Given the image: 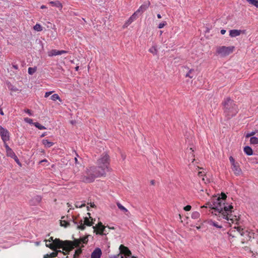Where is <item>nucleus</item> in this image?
I'll return each instance as SVG.
<instances>
[{"label":"nucleus","mask_w":258,"mask_h":258,"mask_svg":"<svg viewBox=\"0 0 258 258\" xmlns=\"http://www.w3.org/2000/svg\"><path fill=\"white\" fill-rule=\"evenodd\" d=\"M110 158L107 153H103L96 162L97 166H90L86 168L85 173L80 180L85 183L93 182L96 178L105 176L106 173L111 172Z\"/></svg>","instance_id":"obj_1"},{"label":"nucleus","mask_w":258,"mask_h":258,"mask_svg":"<svg viewBox=\"0 0 258 258\" xmlns=\"http://www.w3.org/2000/svg\"><path fill=\"white\" fill-rule=\"evenodd\" d=\"M227 198V196L225 193L222 192L220 196L217 197V196H213L211 199L213 205L214 207V211H211V214L216 216L220 215L222 212L225 210L227 211V206L228 205L225 204V200Z\"/></svg>","instance_id":"obj_2"},{"label":"nucleus","mask_w":258,"mask_h":258,"mask_svg":"<svg viewBox=\"0 0 258 258\" xmlns=\"http://www.w3.org/2000/svg\"><path fill=\"white\" fill-rule=\"evenodd\" d=\"M224 111L227 118L229 119L235 116L238 111L237 105L230 98L227 97L222 102Z\"/></svg>","instance_id":"obj_3"},{"label":"nucleus","mask_w":258,"mask_h":258,"mask_svg":"<svg viewBox=\"0 0 258 258\" xmlns=\"http://www.w3.org/2000/svg\"><path fill=\"white\" fill-rule=\"evenodd\" d=\"M227 211L224 210L222 213L220 214L221 217L227 221H230L232 223H237L239 217L236 215H233L232 213L234 211L232 210L233 207L232 205H228L227 206Z\"/></svg>","instance_id":"obj_4"},{"label":"nucleus","mask_w":258,"mask_h":258,"mask_svg":"<svg viewBox=\"0 0 258 258\" xmlns=\"http://www.w3.org/2000/svg\"><path fill=\"white\" fill-rule=\"evenodd\" d=\"M53 244L55 246V249L56 248H62L63 250L68 252L73 249V247L72 246V241H62L59 239L55 238L53 241Z\"/></svg>","instance_id":"obj_5"},{"label":"nucleus","mask_w":258,"mask_h":258,"mask_svg":"<svg viewBox=\"0 0 258 258\" xmlns=\"http://www.w3.org/2000/svg\"><path fill=\"white\" fill-rule=\"evenodd\" d=\"M72 220H71V223L77 227V229H81L83 230L85 229L86 227L85 225H87L88 226H92L93 224V222H90L89 221V219L88 217L84 218V223H83L82 220H81L79 222H77L74 219V216H72Z\"/></svg>","instance_id":"obj_6"},{"label":"nucleus","mask_w":258,"mask_h":258,"mask_svg":"<svg viewBox=\"0 0 258 258\" xmlns=\"http://www.w3.org/2000/svg\"><path fill=\"white\" fill-rule=\"evenodd\" d=\"M235 49L233 46L226 47L225 46H218L216 52L222 56H227L232 53Z\"/></svg>","instance_id":"obj_7"},{"label":"nucleus","mask_w":258,"mask_h":258,"mask_svg":"<svg viewBox=\"0 0 258 258\" xmlns=\"http://www.w3.org/2000/svg\"><path fill=\"white\" fill-rule=\"evenodd\" d=\"M0 135L4 143L10 140V134L8 131L0 125Z\"/></svg>","instance_id":"obj_8"},{"label":"nucleus","mask_w":258,"mask_h":258,"mask_svg":"<svg viewBox=\"0 0 258 258\" xmlns=\"http://www.w3.org/2000/svg\"><path fill=\"white\" fill-rule=\"evenodd\" d=\"M120 253L123 254L126 257L131 256L132 253L130 249L123 245H120L119 246Z\"/></svg>","instance_id":"obj_9"},{"label":"nucleus","mask_w":258,"mask_h":258,"mask_svg":"<svg viewBox=\"0 0 258 258\" xmlns=\"http://www.w3.org/2000/svg\"><path fill=\"white\" fill-rule=\"evenodd\" d=\"M150 5V3L148 1L147 3L141 5L140 8L135 12L138 15L139 13L142 14L144 12Z\"/></svg>","instance_id":"obj_10"},{"label":"nucleus","mask_w":258,"mask_h":258,"mask_svg":"<svg viewBox=\"0 0 258 258\" xmlns=\"http://www.w3.org/2000/svg\"><path fill=\"white\" fill-rule=\"evenodd\" d=\"M232 169L236 176L240 175L242 173V170L239 167V163L237 162L232 165Z\"/></svg>","instance_id":"obj_11"},{"label":"nucleus","mask_w":258,"mask_h":258,"mask_svg":"<svg viewBox=\"0 0 258 258\" xmlns=\"http://www.w3.org/2000/svg\"><path fill=\"white\" fill-rule=\"evenodd\" d=\"M102 255V251L100 248H96L92 252L91 258H100Z\"/></svg>","instance_id":"obj_12"},{"label":"nucleus","mask_w":258,"mask_h":258,"mask_svg":"<svg viewBox=\"0 0 258 258\" xmlns=\"http://www.w3.org/2000/svg\"><path fill=\"white\" fill-rule=\"evenodd\" d=\"M138 16L136 13H134L127 20V21L124 23L123 26V28L127 27L129 25H130L133 22H134L137 18Z\"/></svg>","instance_id":"obj_13"},{"label":"nucleus","mask_w":258,"mask_h":258,"mask_svg":"<svg viewBox=\"0 0 258 258\" xmlns=\"http://www.w3.org/2000/svg\"><path fill=\"white\" fill-rule=\"evenodd\" d=\"M105 226H103L102 223L100 222L98 223L97 229L100 232H98L96 233L97 234L103 235L104 233Z\"/></svg>","instance_id":"obj_14"},{"label":"nucleus","mask_w":258,"mask_h":258,"mask_svg":"<svg viewBox=\"0 0 258 258\" xmlns=\"http://www.w3.org/2000/svg\"><path fill=\"white\" fill-rule=\"evenodd\" d=\"M61 250H57L55 252H51L50 254H46L44 255L43 258H54L57 256L58 252H61Z\"/></svg>","instance_id":"obj_15"},{"label":"nucleus","mask_w":258,"mask_h":258,"mask_svg":"<svg viewBox=\"0 0 258 258\" xmlns=\"http://www.w3.org/2000/svg\"><path fill=\"white\" fill-rule=\"evenodd\" d=\"M241 30L233 29L230 31L229 35L232 37H235L239 36L241 33Z\"/></svg>","instance_id":"obj_16"},{"label":"nucleus","mask_w":258,"mask_h":258,"mask_svg":"<svg viewBox=\"0 0 258 258\" xmlns=\"http://www.w3.org/2000/svg\"><path fill=\"white\" fill-rule=\"evenodd\" d=\"M244 152L246 155H247L248 156H250L253 154L252 149H251V147H250L249 146H245L244 148Z\"/></svg>","instance_id":"obj_17"},{"label":"nucleus","mask_w":258,"mask_h":258,"mask_svg":"<svg viewBox=\"0 0 258 258\" xmlns=\"http://www.w3.org/2000/svg\"><path fill=\"white\" fill-rule=\"evenodd\" d=\"M81 243V240L80 239H75L73 241H72V246L74 248V247H79Z\"/></svg>","instance_id":"obj_18"},{"label":"nucleus","mask_w":258,"mask_h":258,"mask_svg":"<svg viewBox=\"0 0 258 258\" xmlns=\"http://www.w3.org/2000/svg\"><path fill=\"white\" fill-rule=\"evenodd\" d=\"M48 55L49 56H53L57 55H60V50H57L56 49H52L48 52Z\"/></svg>","instance_id":"obj_19"},{"label":"nucleus","mask_w":258,"mask_h":258,"mask_svg":"<svg viewBox=\"0 0 258 258\" xmlns=\"http://www.w3.org/2000/svg\"><path fill=\"white\" fill-rule=\"evenodd\" d=\"M42 143L46 148H50L53 145V143L50 142L48 140L46 139L43 140Z\"/></svg>","instance_id":"obj_20"},{"label":"nucleus","mask_w":258,"mask_h":258,"mask_svg":"<svg viewBox=\"0 0 258 258\" xmlns=\"http://www.w3.org/2000/svg\"><path fill=\"white\" fill-rule=\"evenodd\" d=\"M50 4L53 6H55L56 7H57L58 8H61L62 7V4L58 1H51L50 2Z\"/></svg>","instance_id":"obj_21"},{"label":"nucleus","mask_w":258,"mask_h":258,"mask_svg":"<svg viewBox=\"0 0 258 258\" xmlns=\"http://www.w3.org/2000/svg\"><path fill=\"white\" fill-rule=\"evenodd\" d=\"M60 225L64 227H67L74 225L73 223L72 224L70 222H68L66 220H60Z\"/></svg>","instance_id":"obj_22"},{"label":"nucleus","mask_w":258,"mask_h":258,"mask_svg":"<svg viewBox=\"0 0 258 258\" xmlns=\"http://www.w3.org/2000/svg\"><path fill=\"white\" fill-rule=\"evenodd\" d=\"M195 72L194 69H190L188 71V73H187L185 75V77H188L190 79L194 78V75H193V73Z\"/></svg>","instance_id":"obj_23"},{"label":"nucleus","mask_w":258,"mask_h":258,"mask_svg":"<svg viewBox=\"0 0 258 258\" xmlns=\"http://www.w3.org/2000/svg\"><path fill=\"white\" fill-rule=\"evenodd\" d=\"M209 224L210 225L213 226L217 228H222V226L221 225H219L218 224L217 222L214 221H210L209 222Z\"/></svg>","instance_id":"obj_24"},{"label":"nucleus","mask_w":258,"mask_h":258,"mask_svg":"<svg viewBox=\"0 0 258 258\" xmlns=\"http://www.w3.org/2000/svg\"><path fill=\"white\" fill-rule=\"evenodd\" d=\"M6 153L7 156L10 157L12 158H13L16 155L15 153L14 152L12 149L6 151Z\"/></svg>","instance_id":"obj_25"},{"label":"nucleus","mask_w":258,"mask_h":258,"mask_svg":"<svg viewBox=\"0 0 258 258\" xmlns=\"http://www.w3.org/2000/svg\"><path fill=\"white\" fill-rule=\"evenodd\" d=\"M250 142L251 144L255 145L258 144V138L255 137H252L250 139Z\"/></svg>","instance_id":"obj_26"},{"label":"nucleus","mask_w":258,"mask_h":258,"mask_svg":"<svg viewBox=\"0 0 258 258\" xmlns=\"http://www.w3.org/2000/svg\"><path fill=\"white\" fill-rule=\"evenodd\" d=\"M33 124L34 125V126L38 128L39 130L46 129V127L44 126L41 125V124H40L39 123H38L37 122L33 123Z\"/></svg>","instance_id":"obj_27"},{"label":"nucleus","mask_w":258,"mask_h":258,"mask_svg":"<svg viewBox=\"0 0 258 258\" xmlns=\"http://www.w3.org/2000/svg\"><path fill=\"white\" fill-rule=\"evenodd\" d=\"M254 233L253 232L246 230V233L245 235L248 237V239H247L249 240L251 237L254 238Z\"/></svg>","instance_id":"obj_28"},{"label":"nucleus","mask_w":258,"mask_h":258,"mask_svg":"<svg viewBox=\"0 0 258 258\" xmlns=\"http://www.w3.org/2000/svg\"><path fill=\"white\" fill-rule=\"evenodd\" d=\"M82 252V250L79 248L75 250V253L74 255V258H78L79 255Z\"/></svg>","instance_id":"obj_29"},{"label":"nucleus","mask_w":258,"mask_h":258,"mask_svg":"<svg viewBox=\"0 0 258 258\" xmlns=\"http://www.w3.org/2000/svg\"><path fill=\"white\" fill-rule=\"evenodd\" d=\"M117 207L118 209H119L120 210L123 211L124 212H128V210L127 209H126L124 207H123L121 204L119 203H117L116 204Z\"/></svg>","instance_id":"obj_30"},{"label":"nucleus","mask_w":258,"mask_h":258,"mask_svg":"<svg viewBox=\"0 0 258 258\" xmlns=\"http://www.w3.org/2000/svg\"><path fill=\"white\" fill-rule=\"evenodd\" d=\"M32 200L35 201L34 204H37L39 203L41 201V197L39 196H36L33 198Z\"/></svg>","instance_id":"obj_31"},{"label":"nucleus","mask_w":258,"mask_h":258,"mask_svg":"<svg viewBox=\"0 0 258 258\" xmlns=\"http://www.w3.org/2000/svg\"><path fill=\"white\" fill-rule=\"evenodd\" d=\"M33 29L37 31H41L42 30V27L39 24H36L34 27Z\"/></svg>","instance_id":"obj_32"},{"label":"nucleus","mask_w":258,"mask_h":258,"mask_svg":"<svg viewBox=\"0 0 258 258\" xmlns=\"http://www.w3.org/2000/svg\"><path fill=\"white\" fill-rule=\"evenodd\" d=\"M50 98H51V99L53 101H56V100H59V101H60V102L61 101V100L60 99L59 96L57 94H53L51 96Z\"/></svg>","instance_id":"obj_33"},{"label":"nucleus","mask_w":258,"mask_h":258,"mask_svg":"<svg viewBox=\"0 0 258 258\" xmlns=\"http://www.w3.org/2000/svg\"><path fill=\"white\" fill-rule=\"evenodd\" d=\"M200 214L198 212H194L191 214V218L194 219H197L200 217Z\"/></svg>","instance_id":"obj_34"},{"label":"nucleus","mask_w":258,"mask_h":258,"mask_svg":"<svg viewBox=\"0 0 258 258\" xmlns=\"http://www.w3.org/2000/svg\"><path fill=\"white\" fill-rule=\"evenodd\" d=\"M251 5L254 6L255 7L258 8V1L257 0H246Z\"/></svg>","instance_id":"obj_35"},{"label":"nucleus","mask_w":258,"mask_h":258,"mask_svg":"<svg viewBox=\"0 0 258 258\" xmlns=\"http://www.w3.org/2000/svg\"><path fill=\"white\" fill-rule=\"evenodd\" d=\"M206 205H207L208 207L210 209H211V210H212V211H214V207L213 206V203H212V200H211L210 201H209V202H208Z\"/></svg>","instance_id":"obj_36"},{"label":"nucleus","mask_w":258,"mask_h":258,"mask_svg":"<svg viewBox=\"0 0 258 258\" xmlns=\"http://www.w3.org/2000/svg\"><path fill=\"white\" fill-rule=\"evenodd\" d=\"M8 88L9 89V90H11L12 91H15V92L18 91L19 90L17 88H16V87L14 86L12 84H9L8 85Z\"/></svg>","instance_id":"obj_37"},{"label":"nucleus","mask_w":258,"mask_h":258,"mask_svg":"<svg viewBox=\"0 0 258 258\" xmlns=\"http://www.w3.org/2000/svg\"><path fill=\"white\" fill-rule=\"evenodd\" d=\"M149 51L153 54H156L157 53V50L155 46H152L149 49Z\"/></svg>","instance_id":"obj_38"},{"label":"nucleus","mask_w":258,"mask_h":258,"mask_svg":"<svg viewBox=\"0 0 258 258\" xmlns=\"http://www.w3.org/2000/svg\"><path fill=\"white\" fill-rule=\"evenodd\" d=\"M36 71V68H28V73L30 75H33Z\"/></svg>","instance_id":"obj_39"},{"label":"nucleus","mask_w":258,"mask_h":258,"mask_svg":"<svg viewBox=\"0 0 258 258\" xmlns=\"http://www.w3.org/2000/svg\"><path fill=\"white\" fill-rule=\"evenodd\" d=\"M85 206V204H82L80 202H76L75 204V206L76 208H82L83 207H84Z\"/></svg>","instance_id":"obj_40"},{"label":"nucleus","mask_w":258,"mask_h":258,"mask_svg":"<svg viewBox=\"0 0 258 258\" xmlns=\"http://www.w3.org/2000/svg\"><path fill=\"white\" fill-rule=\"evenodd\" d=\"M46 247H49V248H50L52 250H55V246L53 243L47 244V242H46Z\"/></svg>","instance_id":"obj_41"},{"label":"nucleus","mask_w":258,"mask_h":258,"mask_svg":"<svg viewBox=\"0 0 258 258\" xmlns=\"http://www.w3.org/2000/svg\"><path fill=\"white\" fill-rule=\"evenodd\" d=\"M80 239L81 240V243L82 242L84 244H87L88 241V236L84 237Z\"/></svg>","instance_id":"obj_42"},{"label":"nucleus","mask_w":258,"mask_h":258,"mask_svg":"<svg viewBox=\"0 0 258 258\" xmlns=\"http://www.w3.org/2000/svg\"><path fill=\"white\" fill-rule=\"evenodd\" d=\"M167 24L166 22L164 21L160 23L158 25V28L161 29L163 28Z\"/></svg>","instance_id":"obj_43"},{"label":"nucleus","mask_w":258,"mask_h":258,"mask_svg":"<svg viewBox=\"0 0 258 258\" xmlns=\"http://www.w3.org/2000/svg\"><path fill=\"white\" fill-rule=\"evenodd\" d=\"M255 134V132H252L251 133H247L246 135H245V137L246 138H248L249 137H251V136H253V135H254Z\"/></svg>","instance_id":"obj_44"},{"label":"nucleus","mask_w":258,"mask_h":258,"mask_svg":"<svg viewBox=\"0 0 258 258\" xmlns=\"http://www.w3.org/2000/svg\"><path fill=\"white\" fill-rule=\"evenodd\" d=\"M78 165H77L76 166L75 165V167H74L73 171H74V173L75 174L78 173L79 171V167Z\"/></svg>","instance_id":"obj_45"},{"label":"nucleus","mask_w":258,"mask_h":258,"mask_svg":"<svg viewBox=\"0 0 258 258\" xmlns=\"http://www.w3.org/2000/svg\"><path fill=\"white\" fill-rule=\"evenodd\" d=\"M229 161H230V163L231 164V165L236 163V162H235L234 159L232 156H230L229 157Z\"/></svg>","instance_id":"obj_46"},{"label":"nucleus","mask_w":258,"mask_h":258,"mask_svg":"<svg viewBox=\"0 0 258 258\" xmlns=\"http://www.w3.org/2000/svg\"><path fill=\"white\" fill-rule=\"evenodd\" d=\"M191 207L190 205H187L184 207V210L186 211H189L191 210Z\"/></svg>","instance_id":"obj_47"},{"label":"nucleus","mask_w":258,"mask_h":258,"mask_svg":"<svg viewBox=\"0 0 258 258\" xmlns=\"http://www.w3.org/2000/svg\"><path fill=\"white\" fill-rule=\"evenodd\" d=\"M25 120L27 122H28V123H30V124H31V123H33V122H32V121H33V120H32V119H31V118H26L25 119Z\"/></svg>","instance_id":"obj_48"},{"label":"nucleus","mask_w":258,"mask_h":258,"mask_svg":"<svg viewBox=\"0 0 258 258\" xmlns=\"http://www.w3.org/2000/svg\"><path fill=\"white\" fill-rule=\"evenodd\" d=\"M13 159H14V160L17 162V163H18V164H20V161L18 159V158L17 157V156L16 155H15L13 158Z\"/></svg>","instance_id":"obj_49"},{"label":"nucleus","mask_w":258,"mask_h":258,"mask_svg":"<svg viewBox=\"0 0 258 258\" xmlns=\"http://www.w3.org/2000/svg\"><path fill=\"white\" fill-rule=\"evenodd\" d=\"M4 146H5V147L6 148V151L11 149V148L8 145V144L6 143H4Z\"/></svg>","instance_id":"obj_50"},{"label":"nucleus","mask_w":258,"mask_h":258,"mask_svg":"<svg viewBox=\"0 0 258 258\" xmlns=\"http://www.w3.org/2000/svg\"><path fill=\"white\" fill-rule=\"evenodd\" d=\"M52 92H53V91L46 92L45 94L44 97L45 98L48 97Z\"/></svg>","instance_id":"obj_51"},{"label":"nucleus","mask_w":258,"mask_h":258,"mask_svg":"<svg viewBox=\"0 0 258 258\" xmlns=\"http://www.w3.org/2000/svg\"><path fill=\"white\" fill-rule=\"evenodd\" d=\"M239 233L240 234V235H241V236H245V235L246 231H243V230H242V231H240L239 232Z\"/></svg>","instance_id":"obj_52"},{"label":"nucleus","mask_w":258,"mask_h":258,"mask_svg":"<svg viewBox=\"0 0 258 258\" xmlns=\"http://www.w3.org/2000/svg\"><path fill=\"white\" fill-rule=\"evenodd\" d=\"M54 239H53V237H51L49 238V239L47 240H46V242H52L53 243V241H54Z\"/></svg>","instance_id":"obj_53"},{"label":"nucleus","mask_w":258,"mask_h":258,"mask_svg":"<svg viewBox=\"0 0 258 258\" xmlns=\"http://www.w3.org/2000/svg\"><path fill=\"white\" fill-rule=\"evenodd\" d=\"M75 165L76 166L77 165H80V166H81V165L79 163L78 159L76 157L75 158Z\"/></svg>","instance_id":"obj_54"},{"label":"nucleus","mask_w":258,"mask_h":258,"mask_svg":"<svg viewBox=\"0 0 258 258\" xmlns=\"http://www.w3.org/2000/svg\"><path fill=\"white\" fill-rule=\"evenodd\" d=\"M120 254H118L117 255H114L111 256H110L109 258H119Z\"/></svg>","instance_id":"obj_55"},{"label":"nucleus","mask_w":258,"mask_h":258,"mask_svg":"<svg viewBox=\"0 0 258 258\" xmlns=\"http://www.w3.org/2000/svg\"><path fill=\"white\" fill-rule=\"evenodd\" d=\"M68 52L66 50H60V55L63 54V53H67Z\"/></svg>","instance_id":"obj_56"},{"label":"nucleus","mask_w":258,"mask_h":258,"mask_svg":"<svg viewBox=\"0 0 258 258\" xmlns=\"http://www.w3.org/2000/svg\"><path fill=\"white\" fill-rule=\"evenodd\" d=\"M25 112H27L28 114H29V115H31V111L29 109H27L25 110Z\"/></svg>","instance_id":"obj_57"},{"label":"nucleus","mask_w":258,"mask_h":258,"mask_svg":"<svg viewBox=\"0 0 258 258\" xmlns=\"http://www.w3.org/2000/svg\"><path fill=\"white\" fill-rule=\"evenodd\" d=\"M236 229H237V230L238 232H239L240 231H242V230H243V229H242L241 227H237L236 228Z\"/></svg>","instance_id":"obj_58"},{"label":"nucleus","mask_w":258,"mask_h":258,"mask_svg":"<svg viewBox=\"0 0 258 258\" xmlns=\"http://www.w3.org/2000/svg\"><path fill=\"white\" fill-rule=\"evenodd\" d=\"M13 68H14L16 70H18V65L17 64H13Z\"/></svg>","instance_id":"obj_59"},{"label":"nucleus","mask_w":258,"mask_h":258,"mask_svg":"<svg viewBox=\"0 0 258 258\" xmlns=\"http://www.w3.org/2000/svg\"><path fill=\"white\" fill-rule=\"evenodd\" d=\"M225 33H226V30H225L222 29V30H221V34L223 35V34H224Z\"/></svg>","instance_id":"obj_60"},{"label":"nucleus","mask_w":258,"mask_h":258,"mask_svg":"<svg viewBox=\"0 0 258 258\" xmlns=\"http://www.w3.org/2000/svg\"><path fill=\"white\" fill-rule=\"evenodd\" d=\"M0 114L2 115H4V113L2 110V108H0Z\"/></svg>","instance_id":"obj_61"},{"label":"nucleus","mask_w":258,"mask_h":258,"mask_svg":"<svg viewBox=\"0 0 258 258\" xmlns=\"http://www.w3.org/2000/svg\"><path fill=\"white\" fill-rule=\"evenodd\" d=\"M47 135L46 133H43L41 135V137L42 138V137H44V136H45L46 135Z\"/></svg>","instance_id":"obj_62"},{"label":"nucleus","mask_w":258,"mask_h":258,"mask_svg":"<svg viewBox=\"0 0 258 258\" xmlns=\"http://www.w3.org/2000/svg\"><path fill=\"white\" fill-rule=\"evenodd\" d=\"M150 182L152 185H154L155 183V180H152Z\"/></svg>","instance_id":"obj_63"},{"label":"nucleus","mask_w":258,"mask_h":258,"mask_svg":"<svg viewBox=\"0 0 258 258\" xmlns=\"http://www.w3.org/2000/svg\"><path fill=\"white\" fill-rule=\"evenodd\" d=\"M90 206L92 208H94L95 207V205L94 203H91Z\"/></svg>","instance_id":"obj_64"}]
</instances>
